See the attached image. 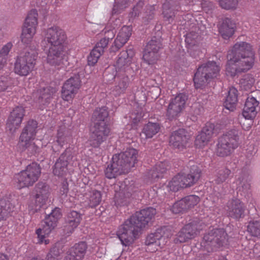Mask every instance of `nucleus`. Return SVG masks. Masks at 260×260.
Segmentation results:
<instances>
[{
	"mask_svg": "<svg viewBox=\"0 0 260 260\" xmlns=\"http://www.w3.org/2000/svg\"><path fill=\"white\" fill-rule=\"evenodd\" d=\"M63 246L60 243H56L50 249L46 256V260H59L60 255L63 253Z\"/></svg>",
	"mask_w": 260,
	"mask_h": 260,
	"instance_id": "nucleus-37",
	"label": "nucleus"
},
{
	"mask_svg": "<svg viewBox=\"0 0 260 260\" xmlns=\"http://www.w3.org/2000/svg\"><path fill=\"white\" fill-rule=\"evenodd\" d=\"M172 211L175 214L185 212L188 210L183 198L176 202L172 207Z\"/></svg>",
	"mask_w": 260,
	"mask_h": 260,
	"instance_id": "nucleus-48",
	"label": "nucleus"
},
{
	"mask_svg": "<svg viewBox=\"0 0 260 260\" xmlns=\"http://www.w3.org/2000/svg\"><path fill=\"white\" fill-rule=\"evenodd\" d=\"M81 219V214L77 211H72L69 213L66 220L67 225L65 228V230H67L66 234H71L79 224Z\"/></svg>",
	"mask_w": 260,
	"mask_h": 260,
	"instance_id": "nucleus-29",
	"label": "nucleus"
},
{
	"mask_svg": "<svg viewBox=\"0 0 260 260\" xmlns=\"http://www.w3.org/2000/svg\"><path fill=\"white\" fill-rule=\"evenodd\" d=\"M55 92V89L53 88L50 87L43 88L40 91L39 102L42 105L49 104Z\"/></svg>",
	"mask_w": 260,
	"mask_h": 260,
	"instance_id": "nucleus-34",
	"label": "nucleus"
},
{
	"mask_svg": "<svg viewBox=\"0 0 260 260\" xmlns=\"http://www.w3.org/2000/svg\"><path fill=\"white\" fill-rule=\"evenodd\" d=\"M155 8L153 6H149L147 7L146 11L143 14V18L147 21L151 20L154 16V12Z\"/></svg>",
	"mask_w": 260,
	"mask_h": 260,
	"instance_id": "nucleus-60",
	"label": "nucleus"
},
{
	"mask_svg": "<svg viewBox=\"0 0 260 260\" xmlns=\"http://www.w3.org/2000/svg\"><path fill=\"white\" fill-rule=\"evenodd\" d=\"M102 201V194L100 191L96 190L90 192L89 197V204L91 207L98 205Z\"/></svg>",
	"mask_w": 260,
	"mask_h": 260,
	"instance_id": "nucleus-50",
	"label": "nucleus"
},
{
	"mask_svg": "<svg viewBox=\"0 0 260 260\" xmlns=\"http://www.w3.org/2000/svg\"><path fill=\"white\" fill-rule=\"evenodd\" d=\"M239 0H219L220 6L225 10H235L236 9Z\"/></svg>",
	"mask_w": 260,
	"mask_h": 260,
	"instance_id": "nucleus-54",
	"label": "nucleus"
},
{
	"mask_svg": "<svg viewBox=\"0 0 260 260\" xmlns=\"http://www.w3.org/2000/svg\"><path fill=\"white\" fill-rule=\"evenodd\" d=\"M189 140V136L183 128L174 131L170 137V145L175 148L182 150Z\"/></svg>",
	"mask_w": 260,
	"mask_h": 260,
	"instance_id": "nucleus-22",
	"label": "nucleus"
},
{
	"mask_svg": "<svg viewBox=\"0 0 260 260\" xmlns=\"http://www.w3.org/2000/svg\"><path fill=\"white\" fill-rule=\"evenodd\" d=\"M237 188L239 191L247 192L250 188V184L249 183L248 176L244 174L240 177L237 181Z\"/></svg>",
	"mask_w": 260,
	"mask_h": 260,
	"instance_id": "nucleus-46",
	"label": "nucleus"
},
{
	"mask_svg": "<svg viewBox=\"0 0 260 260\" xmlns=\"http://www.w3.org/2000/svg\"><path fill=\"white\" fill-rule=\"evenodd\" d=\"M235 24L228 18L222 19L219 27V31L224 39H227L233 36L234 33Z\"/></svg>",
	"mask_w": 260,
	"mask_h": 260,
	"instance_id": "nucleus-30",
	"label": "nucleus"
},
{
	"mask_svg": "<svg viewBox=\"0 0 260 260\" xmlns=\"http://www.w3.org/2000/svg\"><path fill=\"white\" fill-rule=\"evenodd\" d=\"M35 33V28H34L33 27L27 28L23 26L21 36L22 42L24 44H28L30 43Z\"/></svg>",
	"mask_w": 260,
	"mask_h": 260,
	"instance_id": "nucleus-43",
	"label": "nucleus"
},
{
	"mask_svg": "<svg viewBox=\"0 0 260 260\" xmlns=\"http://www.w3.org/2000/svg\"><path fill=\"white\" fill-rule=\"evenodd\" d=\"M247 231L252 236L260 238V221H251L247 225Z\"/></svg>",
	"mask_w": 260,
	"mask_h": 260,
	"instance_id": "nucleus-45",
	"label": "nucleus"
},
{
	"mask_svg": "<svg viewBox=\"0 0 260 260\" xmlns=\"http://www.w3.org/2000/svg\"><path fill=\"white\" fill-rule=\"evenodd\" d=\"M138 151L134 148H128L125 151L115 154L113 159L117 164L123 174L127 173L137 162Z\"/></svg>",
	"mask_w": 260,
	"mask_h": 260,
	"instance_id": "nucleus-9",
	"label": "nucleus"
},
{
	"mask_svg": "<svg viewBox=\"0 0 260 260\" xmlns=\"http://www.w3.org/2000/svg\"><path fill=\"white\" fill-rule=\"evenodd\" d=\"M255 82L254 78L250 74H246L240 80V84L245 90L250 89Z\"/></svg>",
	"mask_w": 260,
	"mask_h": 260,
	"instance_id": "nucleus-53",
	"label": "nucleus"
},
{
	"mask_svg": "<svg viewBox=\"0 0 260 260\" xmlns=\"http://www.w3.org/2000/svg\"><path fill=\"white\" fill-rule=\"evenodd\" d=\"M187 99L185 94L179 93L170 101L166 113L168 119L172 120L180 115L185 108Z\"/></svg>",
	"mask_w": 260,
	"mask_h": 260,
	"instance_id": "nucleus-12",
	"label": "nucleus"
},
{
	"mask_svg": "<svg viewBox=\"0 0 260 260\" xmlns=\"http://www.w3.org/2000/svg\"><path fill=\"white\" fill-rule=\"evenodd\" d=\"M131 195V192H127L126 195L122 191L117 193L115 195V204L117 206H124L128 203L127 199Z\"/></svg>",
	"mask_w": 260,
	"mask_h": 260,
	"instance_id": "nucleus-51",
	"label": "nucleus"
},
{
	"mask_svg": "<svg viewBox=\"0 0 260 260\" xmlns=\"http://www.w3.org/2000/svg\"><path fill=\"white\" fill-rule=\"evenodd\" d=\"M231 171L227 168H224L220 170L216 175L214 181L216 184H220L224 181L229 178L231 174Z\"/></svg>",
	"mask_w": 260,
	"mask_h": 260,
	"instance_id": "nucleus-49",
	"label": "nucleus"
},
{
	"mask_svg": "<svg viewBox=\"0 0 260 260\" xmlns=\"http://www.w3.org/2000/svg\"><path fill=\"white\" fill-rule=\"evenodd\" d=\"M226 237V234L223 229H213L204 236L201 247L208 252H212L214 248L223 245Z\"/></svg>",
	"mask_w": 260,
	"mask_h": 260,
	"instance_id": "nucleus-7",
	"label": "nucleus"
},
{
	"mask_svg": "<svg viewBox=\"0 0 260 260\" xmlns=\"http://www.w3.org/2000/svg\"><path fill=\"white\" fill-rule=\"evenodd\" d=\"M66 39L64 31L58 26H53L46 30L44 41L48 42L50 47H66Z\"/></svg>",
	"mask_w": 260,
	"mask_h": 260,
	"instance_id": "nucleus-10",
	"label": "nucleus"
},
{
	"mask_svg": "<svg viewBox=\"0 0 260 260\" xmlns=\"http://www.w3.org/2000/svg\"><path fill=\"white\" fill-rule=\"evenodd\" d=\"M201 171L197 165L191 166L188 174H178V176L183 188L195 184L201 177Z\"/></svg>",
	"mask_w": 260,
	"mask_h": 260,
	"instance_id": "nucleus-21",
	"label": "nucleus"
},
{
	"mask_svg": "<svg viewBox=\"0 0 260 260\" xmlns=\"http://www.w3.org/2000/svg\"><path fill=\"white\" fill-rule=\"evenodd\" d=\"M189 209L197 205L200 201V198L196 195H190L183 198Z\"/></svg>",
	"mask_w": 260,
	"mask_h": 260,
	"instance_id": "nucleus-57",
	"label": "nucleus"
},
{
	"mask_svg": "<svg viewBox=\"0 0 260 260\" xmlns=\"http://www.w3.org/2000/svg\"><path fill=\"white\" fill-rule=\"evenodd\" d=\"M47 62L53 66H59L66 61V47H50L47 52Z\"/></svg>",
	"mask_w": 260,
	"mask_h": 260,
	"instance_id": "nucleus-18",
	"label": "nucleus"
},
{
	"mask_svg": "<svg viewBox=\"0 0 260 260\" xmlns=\"http://www.w3.org/2000/svg\"><path fill=\"white\" fill-rule=\"evenodd\" d=\"M108 116L109 113L106 107L96 108L92 114V122H106V119Z\"/></svg>",
	"mask_w": 260,
	"mask_h": 260,
	"instance_id": "nucleus-36",
	"label": "nucleus"
},
{
	"mask_svg": "<svg viewBox=\"0 0 260 260\" xmlns=\"http://www.w3.org/2000/svg\"><path fill=\"white\" fill-rule=\"evenodd\" d=\"M238 101V90L234 87L230 88L228 95L224 103L225 108L230 111H234L236 109Z\"/></svg>",
	"mask_w": 260,
	"mask_h": 260,
	"instance_id": "nucleus-32",
	"label": "nucleus"
},
{
	"mask_svg": "<svg viewBox=\"0 0 260 260\" xmlns=\"http://www.w3.org/2000/svg\"><path fill=\"white\" fill-rule=\"evenodd\" d=\"M214 129V125L213 123H206L201 132L197 136L194 141L195 145L199 148L207 145L213 136Z\"/></svg>",
	"mask_w": 260,
	"mask_h": 260,
	"instance_id": "nucleus-24",
	"label": "nucleus"
},
{
	"mask_svg": "<svg viewBox=\"0 0 260 260\" xmlns=\"http://www.w3.org/2000/svg\"><path fill=\"white\" fill-rule=\"evenodd\" d=\"M13 46L11 42H9L4 45L0 51V56L2 57L7 55Z\"/></svg>",
	"mask_w": 260,
	"mask_h": 260,
	"instance_id": "nucleus-64",
	"label": "nucleus"
},
{
	"mask_svg": "<svg viewBox=\"0 0 260 260\" xmlns=\"http://www.w3.org/2000/svg\"><path fill=\"white\" fill-rule=\"evenodd\" d=\"M226 213L229 217L239 220L244 216L245 207L243 203L238 199L229 200L226 206Z\"/></svg>",
	"mask_w": 260,
	"mask_h": 260,
	"instance_id": "nucleus-19",
	"label": "nucleus"
},
{
	"mask_svg": "<svg viewBox=\"0 0 260 260\" xmlns=\"http://www.w3.org/2000/svg\"><path fill=\"white\" fill-rule=\"evenodd\" d=\"M154 168H155L156 171H158L159 173L162 175L168 170L169 166L167 162H159L155 165Z\"/></svg>",
	"mask_w": 260,
	"mask_h": 260,
	"instance_id": "nucleus-63",
	"label": "nucleus"
},
{
	"mask_svg": "<svg viewBox=\"0 0 260 260\" xmlns=\"http://www.w3.org/2000/svg\"><path fill=\"white\" fill-rule=\"evenodd\" d=\"M11 211L10 202L5 199L0 200V221L4 220Z\"/></svg>",
	"mask_w": 260,
	"mask_h": 260,
	"instance_id": "nucleus-41",
	"label": "nucleus"
},
{
	"mask_svg": "<svg viewBox=\"0 0 260 260\" xmlns=\"http://www.w3.org/2000/svg\"><path fill=\"white\" fill-rule=\"evenodd\" d=\"M161 47L162 44L160 39L157 38L156 37H153L148 43L145 49H147V50L158 52Z\"/></svg>",
	"mask_w": 260,
	"mask_h": 260,
	"instance_id": "nucleus-47",
	"label": "nucleus"
},
{
	"mask_svg": "<svg viewBox=\"0 0 260 260\" xmlns=\"http://www.w3.org/2000/svg\"><path fill=\"white\" fill-rule=\"evenodd\" d=\"M127 56V53L125 51H123L120 53L116 61V66L117 68L121 69L127 64L128 61Z\"/></svg>",
	"mask_w": 260,
	"mask_h": 260,
	"instance_id": "nucleus-58",
	"label": "nucleus"
},
{
	"mask_svg": "<svg viewBox=\"0 0 260 260\" xmlns=\"http://www.w3.org/2000/svg\"><path fill=\"white\" fill-rule=\"evenodd\" d=\"M109 42L107 39L103 38L99 42L97 43L94 48L100 51L102 53L104 52V49L108 46Z\"/></svg>",
	"mask_w": 260,
	"mask_h": 260,
	"instance_id": "nucleus-61",
	"label": "nucleus"
},
{
	"mask_svg": "<svg viewBox=\"0 0 260 260\" xmlns=\"http://www.w3.org/2000/svg\"><path fill=\"white\" fill-rule=\"evenodd\" d=\"M92 135L90 144L94 148L99 147L110 133V129L106 122H92Z\"/></svg>",
	"mask_w": 260,
	"mask_h": 260,
	"instance_id": "nucleus-11",
	"label": "nucleus"
},
{
	"mask_svg": "<svg viewBox=\"0 0 260 260\" xmlns=\"http://www.w3.org/2000/svg\"><path fill=\"white\" fill-rule=\"evenodd\" d=\"M191 239L189 234L185 232V230L182 228L181 230L176 235L174 239V242L176 244H179L187 242L188 240Z\"/></svg>",
	"mask_w": 260,
	"mask_h": 260,
	"instance_id": "nucleus-52",
	"label": "nucleus"
},
{
	"mask_svg": "<svg viewBox=\"0 0 260 260\" xmlns=\"http://www.w3.org/2000/svg\"><path fill=\"white\" fill-rule=\"evenodd\" d=\"M123 172L113 159L112 162L108 165L105 170V174L109 179L116 178L117 176L123 174Z\"/></svg>",
	"mask_w": 260,
	"mask_h": 260,
	"instance_id": "nucleus-35",
	"label": "nucleus"
},
{
	"mask_svg": "<svg viewBox=\"0 0 260 260\" xmlns=\"http://www.w3.org/2000/svg\"><path fill=\"white\" fill-rule=\"evenodd\" d=\"M81 86V80L79 75L71 77L63 84L61 95L62 99L67 101L71 100L77 92Z\"/></svg>",
	"mask_w": 260,
	"mask_h": 260,
	"instance_id": "nucleus-16",
	"label": "nucleus"
},
{
	"mask_svg": "<svg viewBox=\"0 0 260 260\" xmlns=\"http://www.w3.org/2000/svg\"><path fill=\"white\" fill-rule=\"evenodd\" d=\"M38 14L37 10H31L25 19L23 26L27 28L33 27L36 29L38 24Z\"/></svg>",
	"mask_w": 260,
	"mask_h": 260,
	"instance_id": "nucleus-38",
	"label": "nucleus"
},
{
	"mask_svg": "<svg viewBox=\"0 0 260 260\" xmlns=\"http://www.w3.org/2000/svg\"><path fill=\"white\" fill-rule=\"evenodd\" d=\"M219 71V66L214 61L203 63L194 74L193 81L196 88L205 87L211 79L217 77Z\"/></svg>",
	"mask_w": 260,
	"mask_h": 260,
	"instance_id": "nucleus-3",
	"label": "nucleus"
},
{
	"mask_svg": "<svg viewBox=\"0 0 260 260\" xmlns=\"http://www.w3.org/2000/svg\"><path fill=\"white\" fill-rule=\"evenodd\" d=\"M60 216L59 210L58 208H55L52 210L51 213L45 218L43 224V228H40L36 231V234L41 242H43L44 235L49 234L56 226L57 221Z\"/></svg>",
	"mask_w": 260,
	"mask_h": 260,
	"instance_id": "nucleus-14",
	"label": "nucleus"
},
{
	"mask_svg": "<svg viewBox=\"0 0 260 260\" xmlns=\"http://www.w3.org/2000/svg\"><path fill=\"white\" fill-rule=\"evenodd\" d=\"M41 174V169L37 163L28 165L25 170L16 176L18 184L20 188L31 186L36 182Z\"/></svg>",
	"mask_w": 260,
	"mask_h": 260,
	"instance_id": "nucleus-8",
	"label": "nucleus"
},
{
	"mask_svg": "<svg viewBox=\"0 0 260 260\" xmlns=\"http://www.w3.org/2000/svg\"><path fill=\"white\" fill-rule=\"evenodd\" d=\"M143 2L139 1L137 3V5L134 7L133 11L129 13V17L131 19H134L138 16L141 10L143 7Z\"/></svg>",
	"mask_w": 260,
	"mask_h": 260,
	"instance_id": "nucleus-59",
	"label": "nucleus"
},
{
	"mask_svg": "<svg viewBox=\"0 0 260 260\" xmlns=\"http://www.w3.org/2000/svg\"><path fill=\"white\" fill-rule=\"evenodd\" d=\"M160 129L159 125L156 123L148 122L146 124L143 130L147 138H151L154 135L157 134Z\"/></svg>",
	"mask_w": 260,
	"mask_h": 260,
	"instance_id": "nucleus-39",
	"label": "nucleus"
},
{
	"mask_svg": "<svg viewBox=\"0 0 260 260\" xmlns=\"http://www.w3.org/2000/svg\"><path fill=\"white\" fill-rule=\"evenodd\" d=\"M205 224L199 220H194L185 225L183 228L189 234V237L193 239L202 230Z\"/></svg>",
	"mask_w": 260,
	"mask_h": 260,
	"instance_id": "nucleus-31",
	"label": "nucleus"
},
{
	"mask_svg": "<svg viewBox=\"0 0 260 260\" xmlns=\"http://www.w3.org/2000/svg\"><path fill=\"white\" fill-rule=\"evenodd\" d=\"M159 53L157 52L145 49L143 58L144 61L149 64L155 63L159 58Z\"/></svg>",
	"mask_w": 260,
	"mask_h": 260,
	"instance_id": "nucleus-44",
	"label": "nucleus"
},
{
	"mask_svg": "<svg viewBox=\"0 0 260 260\" xmlns=\"http://www.w3.org/2000/svg\"><path fill=\"white\" fill-rule=\"evenodd\" d=\"M170 233L166 227L157 229L154 233L149 234L145 241L146 245H154L162 248L168 242Z\"/></svg>",
	"mask_w": 260,
	"mask_h": 260,
	"instance_id": "nucleus-17",
	"label": "nucleus"
},
{
	"mask_svg": "<svg viewBox=\"0 0 260 260\" xmlns=\"http://www.w3.org/2000/svg\"><path fill=\"white\" fill-rule=\"evenodd\" d=\"M167 186L170 190L173 191H177L180 188H183L178 175L172 178Z\"/></svg>",
	"mask_w": 260,
	"mask_h": 260,
	"instance_id": "nucleus-56",
	"label": "nucleus"
},
{
	"mask_svg": "<svg viewBox=\"0 0 260 260\" xmlns=\"http://www.w3.org/2000/svg\"><path fill=\"white\" fill-rule=\"evenodd\" d=\"M37 127L38 123L36 120L32 119L28 121L20 137V147L23 149L34 147V143L31 141L36 135Z\"/></svg>",
	"mask_w": 260,
	"mask_h": 260,
	"instance_id": "nucleus-13",
	"label": "nucleus"
},
{
	"mask_svg": "<svg viewBox=\"0 0 260 260\" xmlns=\"http://www.w3.org/2000/svg\"><path fill=\"white\" fill-rule=\"evenodd\" d=\"M114 78L115 85L113 90L114 94L116 95H119L124 93L130 83L128 76L124 74L115 75Z\"/></svg>",
	"mask_w": 260,
	"mask_h": 260,
	"instance_id": "nucleus-28",
	"label": "nucleus"
},
{
	"mask_svg": "<svg viewBox=\"0 0 260 260\" xmlns=\"http://www.w3.org/2000/svg\"><path fill=\"white\" fill-rule=\"evenodd\" d=\"M254 55L249 44L244 42L235 44L227 54L226 74L235 77L250 70L254 63Z\"/></svg>",
	"mask_w": 260,
	"mask_h": 260,
	"instance_id": "nucleus-1",
	"label": "nucleus"
},
{
	"mask_svg": "<svg viewBox=\"0 0 260 260\" xmlns=\"http://www.w3.org/2000/svg\"><path fill=\"white\" fill-rule=\"evenodd\" d=\"M132 31V28L130 26H123L115 40L114 45L111 48V51L116 52L121 48L129 39Z\"/></svg>",
	"mask_w": 260,
	"mask_h": 260,
	"instance_id": "nucleus-25",
	"label": "nucleus"
},
{
	"mask_svg": "<svg viewBox=\"0 0 260 260\" xmlns=\"http://www.w3.org/2000/svg\"><path fill=\"white\" fill-rule=\"evenodd\" d=\"M50 193L49 187L46 183L38 182L32 191L34 199L28 203L29 210L33 213L40 210L46 205Z\"/></svg>",
	"mask_w": 260,
	"mask_h": 260,
	"instance_id": "nucleus-6",
	"label": "nucleus"
},
{
	"mask_svg": "<svg viewBox=\"0 0 260 260\" xmlns=\"http://www.w3.org/2000/svg\"><path fill=\"white\" fill-rule=\"evenodd\" d=\"M25 112L23 107L17 106L11 112L7 122V127L11 132H14L20 127Z\"/></svg>",
	"mask_w": 260,
	"mask_h": 260,
	"instance_id": "nucleus-20",
	"label": "nucleus"
},
{
	"mask_svg": "<svg viewBox=\"0 0 260 260\" xmlns=\"http://www.w3.org/2000/svg\"><path fill=\"white\" fill-rule=\"evenodd\" d=\"M156 214L152 207L137 212L119 228L117 236L122 245L128 246L138 238L141 230L145 228Z\"/></svg>",
	"mask_w": 260,
	"mask_h": 260,
	"instance_id": "nucleus-2",
	"label": "nucleus"
},
{
	"mask_svg": "<svg viewBox=\"0 0 260 260\" xmlns=\"http://www.w3.org/2000/svg\"><path fill=\"white\" fill-rule=\"evenodd\" d=\"M191 28L193 30L187 34L185 38V42L189 47L196 45L199 41V35L196 32L198 28L197 27L193 25Z\"/></svg>",
	"mask_w": 260,
	"mask_h": 260,
	"instance_id": "nucleus-40",
	"label": "nucleus"
},
{
	"mask_svg": "<svg viewBox=\"0 0 260 260\" xmlns=\"http://www.w3.org/2000/svg\"><path fill=\"white\" fill-rule=\"evenodd\" d=\"M239 140V132L236 129L229 131L220 137L217 145V155L221 157L226 156L232 153L237 147Z\"/></svg>",
	"mask_w": 260,
	"mask_h": 260,
	"instance_id": "nucleus-5",
	"label": "nucleus"
},
{
	"mask_svg": "<svg viewBox=\"0 0 260 260\" xmlns=\"http://www.w3.org/2000/svg\"><path fill=\"white\" fill-rule=\"evenodd\" d=\"M57 140L54 142L53 146H52L54 151H56L54 148V146L58 145L61 148L65 144L69 143L71 140V136L69 132L64 127H60L57 131Z\"/></svg>",
	"mask_w": 260,
	"mask_h": 260,
	"instance_id": "nucleus-33",
	"label": "nucleus"
},
{
	"mask_svg": "<svg viewBox=\"0 0 260 260\" xmlns=\"http://www.w3.org/2000/svg\"><path fill=\"white\" fill-rule=\"evenodd\" d=\"M134 0H115V4L112 11V14H117L121 13Z\"/></svg>",
	"mask_w": 260,
	"mask_h": 260,
	"instance_id": "nucleus-42",
	"label": "nucleus"
},
{
	"mask_svg": "<svg viewBox=\"0 0 260 260\" xmlns=\"http://www.w3.org/2000/svg\"><path fill=\"white\" fill-rule=\"evenodd\" d=\"M9 78L5 76L0 77V92L4 91L10 85Z\"/></svg>",
	"mask_w": 260,
	"mask_h": 260,
	"instance_id": "nucleus-62",
	"label": "nucleus"
},
{
	"mask_svg": "<svg viewBox=\"0 0 260 260\" xmlns=\"http://www.w3.org/2000/svg\"><path fill=\"white\" fill-rule=\"evenodd\" d=\"M87 246L85 242L75 244L70 250V253L66 257V260H82L86 252Z\"/></svg>",
	"mask_w": 260,
	"mask_h": 260,
	"instance_id": "nucleus-26",
	"label": "nucleus"
},
{
	"mask_svg": "<svg viewBox=\"0 0 260 260\" xmlns=\"http://www.w3.org/2000/svg\"><path fill=\"white\" fill-rule=\"evenodd\" d=\"M180 8L179 0H166L162 6V15L165 21L173 22Z\"/></svg>",
	"mask_w": 260,
	"mask_h": 260,
	"instance_id": "nucleus-23",
	"label": "nucleus"
},
{
	"mask_svg": "<svg viewBox=\"0 0 260 260\" xmlns=\"http://www.w3.org/2000/svg\"><path fill=\"white\" fill-rule=\"evenodd\" d=\"M258 102L253 97H248L245 103L243 111V116L247 119L254 118L256 115V108L258 105Z\"/></svg>",
	"mask_w": 260,
	"mask_h": 260,
	"instance_id": "nucleus-27",
	"label": "nucleus"
},
{
	"mask_svg": "<svg viewBox=\"0 0 260 260\" xmlns=\"http://www.w3.org/2000/svg\"><path fill=\"white\" fill-rule=\"evenodd\" d=\"M103 53L95 48H93L87 57L88 64L89 66H94Z\"/></svg>",
	"mask_w": 260,
	"mask_h": 260,
	"instance_id": "nucleus-55",
	"label": "nucleus"
},
{
	"mask_svg": "<svg viewBox=\"0 0 260 260\" xmlns=\"http://www.w3.org/2000/svg\"><path fill=\"white\" fill-rule=\"evenodd\" d=\"M38 52L35 49L27 48L16 59L14 64V72L22 76H27L35 67Z\"/></svg>",
	"mask_w": 260,
	"mask_h": 260,
	"instance_id": "nucleus-4",
	"label": "nucleus"
},
{
	"mask_svg": "<svg viewBox=\"0 0 260 260\" xmlns=\"http://www.w3.org/2000/svg\"><path fill=\"white\" fill-rule=\"evenodd\" d=\"M75 152L74 148L70 147L61 154L54 166L53 172L55 175L63 176L66 174L69 161L73 158Z\"/></svg>",
	"mask_w": 260,
	"mask_h": 260,
	"instance_id": "nucleus-15",
	"label": "nucleus"
}]
</instances>
